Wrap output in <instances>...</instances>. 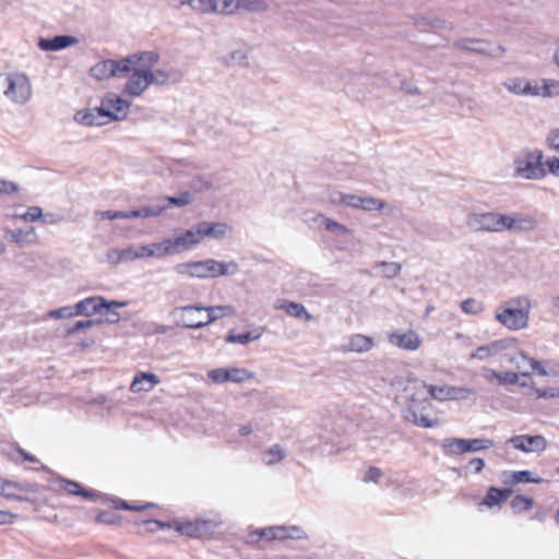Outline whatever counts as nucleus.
I'll return each mask as SVG.
<instances>
[{
  "label": "nucleus",
  "mask_w": 559,
  "mask_h": 559,
  "mask_svg": "<svg viewBox=\"0 0 559 559\" xmlns=\"http://www.w3.org/2000/svg\"><path fill=\"white\" fill-rule=\"evenodd\" d=\"M496 233H501L504 230H512V213L510 214H500L497 212V219H496Z\"/></svg>",
  "instance_id": "obj_48"
},
{
  "label": "nucleus",
  "mask_w": 559,
  "mask_h": 559,
  "mask_svg": "<svg viewBox=\"0 0 559 559\" xmlns=\"http://www.w3.org/2000/svg\"><path fill=\"white\" fill-rule=\"evenodd\" d=\"M512 489L510 488H498V487H489L487 493L483 500V504L488 508H492L501 502H504L512 493Z\"/></svg>",
  "instance_id": "obj_26"
},
{
  "label": "nucleus",
  "mask_w": 559,
  "mask_h": 559,
  "mask_svg": "<svg viewBox=\"0 0 559 559\" xmlns=\"http://www.w3.org/2000/svg\"><path fill=\"white\" fill-rule=\"evenodd\" d=\"M361 197L352 193H344L341 191H332L330 193V201L333 204H343L353 209H359Z\"/></svg>",
  "instance_id": "obj_29"
},
{
  "label": "nucleus",
  "mask_w": 559,
  "mask_h": 559,
  "mask_svg": "<svg viewBox=\"0 0 559 559\" xmlns=\"http://www.w3.org/2000/svg\"><path fill=\"white\" fill-rule=\"evenodd\" d=\"M373 347L371 337L362 334H354L349 338L348 348L352 352L362 353L368 352Z\"/></svg>",
  "instance_id": "obj_32"
},
{
  "label": "nucleus",
  "mask_w": 559,
  "mask_h": 559,
  "mask_svg": "<svg viewBox=\"0 0 559 559\" xmlns=\"http://www.w3.org/2000/svg\"><path fill=\"white\" fill-rule=\"evenodd\" d=\"M177 76V73L167 72L159 69L155 71H147V78L151 81V85H164L170 81H176L178 79Z\"/></svg>",
  "instance_id": "obj_34"
},
{
  "label": "nucleus",
  "mask_w": 559,
  "mask_h": 559,
  "mask_svg": "<svg viewBox=\"0 0 559 559\" xmlns=\"http://www.w3.org/2000/svg\"><path fill=\"white\" fill-rule=\"evenodd\" d=\"M204 309L200 306H183L175 308L170 314L177 325L187 329H201L213 322L212 317L204 320Z\"/></svg>",
  "instance_id": "obj_7"
},
{
  "label": "nucleus",
  "mask_w": 559,
  "mask_h": 559,
  "mask_svg": "<svg viewBox=\"0 0 559 559\" xmlns=\"http://www.w3.org/2000/svg\"><path fill=\"white\" fill-rule=\"evenodd\" d=\"M95 216L98 219H123L122 211H97L95 212Z\"/></svg>",
  "instance_id": "obj_62"
},
{
  "label": "nucleus",
  "mask_w": 559,
  "mask_h": 559,
  "mask_svg": "<svg viewBox=\"0 0 559 559\" xmlns=\"http://www.w3.org/2000/svg\"><path fill=\"white\" fill-rule=\"evenodd\" d=\"M124 60H129L128 71L130 72L133 68L135 69H144L146 71H152V68L158 62L159 55L155 51H143L140 53H133L124 58Z\"/></svg>",
  "instance_id": "obj_17"
},
{
  "label": "nucleus",
  "mask_w": 559,
  "mask_h": 559,
  "mask_svg": "<svg viewBox=\"0 0 559 559\" xmlns=\"http://www.w3.org/2000/svg\"><path fill=\"white\" fill-rule=\"evenodd\" d=\"M170 248L173 254H175L180 251L190 249V246L187 243L185 237L182 235H179L175 238H170Z\"/></svg>",
  "instance_id": "obj_53"
},
{
  "label": "nucleus",
  "mask_w": 559,
  "mask_h": 559,
  "mask_svg": "<svg viewBox=\"0 0 559 559\" xmlns=\"http://www.w3.org/2000/svg\"><path fill=\"white\" fill-rule=\"evenodd\" d=\"M277 308L283 309L288 316L295 318H305L306 321L312 320V316L307 311L302 304L282 300L280 301Z\"/></svg>",
  "instance_id": "obj_28"
},
{
  "label": "nucleus",
  "mask_w": 559,
  "mask_h": 559,
  "mask_svg": "<svg viewBox=\"0 0 559 559\" xmlns=\"http://www.w3.org/2000/svg\"><path fill=\"white\" fill-rule=\"evenodd\" d=\"M514 449L525 453L542 452L546 449L547 441L542 435H519L509 439Z\"/></svg>",
  "instance_id": "obj_14"
},
{
  "label": "nucleus",
  "mask_w": 559,
  "mask_h": 559,
  "mask_svg": "<svg viewBox=\"0 0 559 559\" xmlns=\"http://www.w3.org/2000/svg\"><path fill=\"white\" fill-rule=\"evenodd\" d=\"M104 118L105 116L100 107L80 110L74 115L75 122L84 126H102L105 123Z\"/></svg>",
  "instance_id": "obj_23"
},
{
  "label": "nucleus",
  "mask_w": 559,
  "mask_h": 559,
  "mask_svg": "<svg viewBox=\"0 0 559 559\" xmlns=\"http://www.w3.org/2000/svg\"><path fill=\"white\" fill-rule=\"evenodd\" d=\"M7 234L13 242L20 246L23 243H32L36 240V231L34 227H28L27 229H11L8 230Z\"/></svg>",
  "instance_id": "obj_30"
},
{
  "label": "nucleus",
  "mask_w": 559,
  "mask_h": 559,
  "mask_svg": "<svg viewBox=\"0 0 559 559\" xmlns=\"http://www.w3.org/2000/svg\"><path fill=\"white\" fill-rule=\"evenodd\" d=\"M543 96H555L559 95V82L555 80L545 81Z\"/></svg>",
  "instance_id": "obj_61"
},
{
  "label": "nucleus",
  "mask_w": 559,
  "mask_h": 559,
  "mask_svg": "<svg viewBox=\"0 0 559 559\" xmlns=\"http://www.w3.org/2000/svg\"><path fill=\"white\" fill-rule=\"evenodd\" d=\"M100 108L105 118L122 120L128 116L130 103L116 94L109 93L103 98Z\"/></svg>",
  "instance_id": "obj_11"
},
{
  "label": "nucleus",
  "mask_w": 559,
  "mask_h": 559,
  "mask_svg": "<svg viewBox=\"0 0 559 559\" xmlns=\"http://www.w3.org/2000/svg\"><path fill=\"white\" fill-rule=\"evenodd\" d=\"M19 191L20 187L17 183L10 180L0 179V194L11 195L17 193Z\"/></svg>",
  "instance_id": "obj_58"
},
{
  "label": "nucleus",
  "mask_w": 559,
  "mask_h": 559,
  "mask_svg": "<svg viewBox=\"0 0 559 559\" xmlns=\"http://www.w3.org/2000/svg\"><path fill=\"white\" fill-rule=\"evenodd\" d=\"M128 63H130V61L124 60V58L120 60H102L91 68L90 74L98 81L107 80L114 76L119 78L129 72Z\"/></svg>",
  "instance_id": "obj_9"
},
{
  "label": "nucleus",
  "mask_w": 559,
  "mask_h": 559,
  "mask_svg": "<svg viewBox=\"0 0 559 559\" xmlns=\"http://www.w3.org/2000/svg\"><path fill=\"white\" fill-rule=\"evenodd\" d=\"M33 86L28 76L22 72H10L5 98L14 105H25L32 99Z\"/></svg>",
  "instance_id": "obj_5"
},
{
  "label": "nucleus",
  "mask_w": 559,
  "mask_h": 559,
  "mask_svg": "<svg viewBox=\"0 0 559 559\" xmlns=\"http://www.w3.org/2000/svg\"><path fill=\"white\" fill-rule=\"evenodd\" d=\"M378 266L386 278H394L401 272V264L397 262H380Z\"/></svg>",
  "instance_id": "obj_47"
},
{
  "label": "nucleus",
  "mask_w": 559,
  "mask_h": 559,
  "mask_svg": "<svg viewBox=\"0 0 559 559\" xmlns=\"http://www.w3.org/2000/svg\"><path fill=\"white\" fill-rule=\"evenodd\" d=\"M496 320L509 330L519 331L527 326L528 317L521 309H511L501 305L496 312Z\"/></svg>",
  "instance_id": "obj_10"
},
{
  "label": "nucleus",
  "mask_w": 559,
  "mask_h": 559,
  "mask_svg": "<svg viewBox=\"0 0 559 559\" xmlns=\"http://www.w3.org/2000/svg\"><path fill=\"white\" fill-rule=\"evenodd\" d=\"M475 391L469 388L450 385V401L465 400L474 395Z\"/></svg>",
  "instance_id": "obj_49"
},
{
  "label": "nucleus",
  "mask_w": 559,
  "mask_h": 559,
  "mask_svg": "<svg viewBox=\"0 0 559 559\" xmlns=\"http://www.w3.org/2000/svg\"><path fill=\"white\" fill-rule=\"evenodd\" d=\"M207 379L216 385L241 383L245 381V369L238 367H219L209 370Z\"/></svg>",
  "instance_id": "obj_13"
},
{
  "label": "nucleus",
  "mask_w": 559,
  "mask_h": 559,
  "mask_svg": "<svg viewBox=\"0 0 559 559\" xmlns=\"http://www.w3.org/2000/svg\"><path fill=\"white\" fill-rule=\"evenodd\" d=\"M79 43V39L70 35H57L52 38H39L38 47L44 51H58Z\"/></svg>",
  "instance_id": "obj_18"
},
{
  "label": "nucleus",
  "mask_w": 559,
  "mask_h": 559,
  "mask_svg": "<svg viewBox=\"0 0 559 559\" xmlns=\"http://www.w3.org/2000/svg\"><path fill=\"white\" fill-rule=\"evenodd\" d=\"M61 487L70 495L79 496L82 487L79 483L68 479L61 480Z\"/></svg>",
  "instance_id": "obj_63"
},
{
  "label": "nucleus",
  "mask_w": 559,
  "mask_h": 559,
  "mask_svg": "<svg viewBox=\"0 0 559 559\" xmlns=\"http://www.w3.org/2000/svg\"><path fill=\"white\" fill-rule=\"evenodd\" d=\"M385 206V201L373 197H361L359 209L365 211H381Z\"/></svg>",
  "instance_id": "obj_42"
},
{
  "label": "nucleus",
  "mask_w": 559,
  "mask_h": 559,
  "mask_svg": "<svg viewBox=\"0 0 559 559\" xmlns=\"http://www.w3.org/2000/svg\"><path fill=\"white\" fill-rule=\"evenodd\" d=\"M543 479L539 476H535L531 471H516L512 472L511 479L506 480L508 484H519V483H534L539 484Z\"/></svg>",
  "instance_id": "obj_36"
},
{
  "label": "nucleus",
  "mask_w": 559,
  "mask_h": 559,
  "mask_svg": "<svg viewBox=\"0 0 559 559\" xmlns=\"http://www.w3.org/2000/svg\"><path fill=\"white\" fill-rule=\"evenodd\" d=\"M106 259L111 264H119L123 262L121 249L111 248L106 253Z\"/></svg>",
  "instance_id": "obj_64"
},
{
  "label": "nucleus",
  "mask_w": 559,
  "mask_h": 559,
  "mask_svg": "<svg viewBox=\"0 0 559 559\" xmlns=\"http://www.w3.org/2000/svg\"><path fill=\"white\" fill-rule=\"evenodd\" d=\"M190 8L199 13H215V0H190Z\"/></svg>",
  "instance_id": "obj_45"
},
{
  "label": "nucleus",
  "mask_w": 559,
  "mask_h": 559,
  "mask_svg": "<svg viewBox=\"0 0 559 559\" xmlns=\"http://www.w3.org/2000/svg\"><path fill=\"white\" fill-rule=\"evenodd\" d=\"M506 306L510 307L511 309H521L522 312L527 314V317L530 318L531 301H530L528 297H526V296L513 297L506 302Z\"/></svg>",
  "instance_id": "obj_43"
},
{
  "label": "nucleus",
  "mask_w": 559,
  "mask_h": 559,
  "mask_svg": "<svg viewBox=\"0 0 559 559\" xmlns=\"http://www.w3.org/2000/svg\"><path fill=\"white\" fill-rule=\"evenodd\" d=\"M493 441L490 439L476 438V439H460L447 438L442 441L441 449L445 455L456 456L466 452H478L493 447Z\"/></svg>",
  "instance_id": "obj_6"
},
{
  "label": "nucleus",
  "mask_w": 559,
  "mask_h": 559,
  "mask_svg": "<svg viewBox=\"0 0 559 559\" xmlns=\"http://www.w3.org/2000/svg\"><path fill=\"white\" fill-rule=\"evenodd\" d=\"M16 217L24 222H36L43 217V210L39 206H31L25 213Z\"/></svg>",
  "instance_id": "obj_51"
},
{
  "label": "nucleus",
  "mask_w": 559,
  "mask_h": 559,
  "mask_svg": "<svg viewBox=\"0 0 559 559\" xmlns=\"http://www.w3.org/2000/svg\"><path fill=\"white\" fill-rule=\"evenodd\" d=\"M286 455L287 452L280 444H274L262 453V461L266 465H274L284 460Z\"/></svg>",
  "instance_id": "obj_33"
},
{
  "label": "nucleus",
  "mask_w": 559,
  "mask_h": 559,
  "mask_svg": "<svg viewBox=\"0 0 559 559\" xmlns=\"http://www.w3.org/2000/svg\"><path fill=\"white\" fill-rule=\"evenodd\" d=\"M497 212L471 213L467 216V225L476 231L496 233Z\"/></svg>",
  "instance_id": "obj_16"
},
{
  "label": "nucleus",
  "mask_w": 559,
  "mask_h": 559,
  "mask_svg": "<svg viewBox=\"0 0 559 559\" xmlns=\"http://www.w3.org/2000/svg\"><path fill=\"white\" fill-rule=\"evenodd\" d=\"M200 233L202 235V238L205 236H211L214 238H219L225 235V231L227 229V226L225 224H210L206 222L200 223Z\"/></svg>",
  "instance_id": "obj_35"
},
{
  "label": "nucleus",
  "mask_w": 559,
  "mask_h": 559,
  "mask_svg": "<svg viewBox=\"0 0 559 559\" xmlns=\"http://www.w3.org/2000/svg\"><path fill=\"white\" fill-rule=\"evenodd\" d=\"M535 394L537 399L559 397V388H536Z\"/></svg>",
  "instance_id": "obj_59"
},
{
  "label": "nucleus",
  "mask_w": 559,
  "mask_h": 559,
  "mask_svg": "<svg viewBox=\"0 0 559 559\" xmlns=\"http://www.w3.org/2000/svg\"><path fill=\"white\" fill-rule=\"evenodd\" d=\"M461 309L466 314L476 316L483 312L484 305L475 298H467L461 302Z\"/></svg>",
  "instance_id": "obj_44"
},
{
  "label": "nucleus",
  "mask_w": 559,
  "mask_h": 559,
  "mask_svg": "<svg viewBox=\"0 0 559 559\" xmlns=\"http://www.w3.org/2000/svg\"><path fill=\"white\" fill-rule=\"evenodd\" d=\"M396 384L403 385V391L407 401L406 407L426 408L428 404V384L419 379H395Z\"/></svg>",
  "instance_id": "obj_8"
},
{
  "label": "nucleus",
  "mask_w": 559,
  "mask_h": 559,
  "mask_svg": "<svg viewBox=\"0 0 559 559\" xmlns=\"http://www.w3.org/2000/svg\"><path fill=\"white\" fill-rule=\"evenodd\" d=\"M16 489H17V485L15 483L0 479V495L1 496H4L7 498L14 497Z\"/></svg>",
  "instance_id": "obj_57"
},
{
  "label": "nucleus",
  "mask_w": 559,
  "mask_h": 559,
  "mask_svg": "<svg viewBox=\"0 0 559 559\" xmlns=\"http://www.w3.org/2000/svg\"><path fill=\"white\" fill-rule=\"evenodd\" d=\"M546 145L549 150L559 152V128L549 131L546 136Z\"/></svg>",
  "instance_id": "obj_56"
},
{
  "label": "nucleus",
  "mask_w": 559,
  "mask_h": 559,
  "mask_svg": "<svg viewBox=\"0 0 559 559\" xmlns=\"http://www.w3.org/2000/svg\"><path fill=\"white\" fill-rule=\"evenodd\" d=\"M148 525H153L154 527H151V531L156 530H165V528H174L176 530L180 535L193 537V538H201L212 533V530L214 527V524L212 521H205V520H195V521H187V522H179L177 520L171 522H162L157 520H151L146 521Z\"/></svg>",
  "instance_id": "obj_3"
},
{
  "label": "nucleus",
  "mask_w": 559,
  "mask_h": 559,
  "mask_svg": "<svg viewBox=\"0 0 559 559\" xmlns=\"http://www.w3.org/2000/svg\"><path fill=\"white\" fill-rule=\"evenodd\" d=\"M165 211V206H160L159 200L151 205L140 207L141 218L158 217Z\"/></svg>",
  "instance_id": "obj_46"
},
{
  "label": "nucleus",
  "mask_w": 559,
  "mask_h": 559,
  "mask_svg": "<svg viewBox=\"0 0 559 559\" xmlns=\"http://www.w3.org/2000/svg\"><path fill=\"white\" fill-rule=\"evenodd\" d=\"M130 72L132 74L124 85V93L134 97L141 96L151 85L147 71L133 68Z\"/></svg>",
  "instance_id": "obj_15"
},
{
  "label": "nucleus",
  "mask_w": 559,
  "mask_h": 559,
  "mask_svg": "<svg viewBox=\"0 0 559 559\" xmlns=\"http://www.w3.org/2000/svg\"><path fill=\"white\" fill-rule=\"evenodd\" d=\"M269 407L271 405V400L265 393H261L257 390H251L247 393V407L254 406Z\"/></svg>",
  "instance_id": "obj_37"
},
{
  "label": "nucleus",
  "mask_w": 559,
  "mask_h": 559,
  "mask_svg": "<svg viewBox=\"0 0 559 559\" xmlns=\"http://www.w3.org/2000/svg\"><path fill=\"white\" fill-rule=\"evenodd\" d=\"M215 13L234 14L240 7L241 0H215Z\"/></svg>",
  "instance_id": "obj_39"
},
{
  "label": "nucleus",
  "mask_w": 559,
  "mask_h": 559,
  "mask_svg": "<svg viewBox=\"0 0 559 559\" xmlns=\"http://www.w3.org/2000/svg\"><path fill=\"white\" fill-rule=\"evenodd\" d=\"M122 304L116 301H107L100 296H93L79 301L74 308L75 316L91 317L95 313L103 312L104 309L109 310L111 307H119Z\"/></svg>",
  "instance_id": "obj_12"
},
{
  "label": "nucleus",
  "mask_w": 559,
  "mask_h": 559,
  "mask_svg": "<svg viewBox=\"0 0 559 559\" xmlns=\"http://www.w3.org/2000/svg\"><path fill=\"white\" fill-rule=\"evenodd\" d=\"M425 408L405 407L403 409V418L416 426L424 428H433L438 426L439 421L437 418H431L427 415L419 414Z\"/></svg>",
  "instance_id": "obj_20"
},
{
  "label": "nucleus",
  "mask_w": 559,
  "mask_h": 559,
  "mask_svg": "<svg viewBox=\"0 0 559 559\" xmlns=\"http://www.w3.org/2000/svg\"><path fill=\"white\" fill-rule=\"evenodd\" d=\"M74 308L71 306L61 307L47 312L46 318L50 319H64L74 317Z\"/></svg>",
  "instance_id": "obj_50"
},
{
  "label": "nucleus",
  "mask_w": 559,
  "mask_h": 559,
  "mask_svg": "<svg viewBox=\"0 0 559 559\" xmlns=\"http://www.w3.org/2000/svg\"><path fill=\"white\" fill-rule=\"evenodd\" d=\"M534 506L533 498L523 496V495H516L511 500V508L516 513H522L524 511H528Z\"/></svg>",
  "instance_id": "obj_40"
},
{
  "label": "nucleus",
  "mask_w": 559,
  "mask_h": 559,
  "mask_svg": "<svg viewBox=\"0 0 559 559\" xmlns=\"http://www.w3.org/2000/svg\"><path fill=\"white\" fill-rule=\"evenodd\" d=\"M544 167L546 168L547 174L559 177V157L554 156L547 158L544 163Z\"/></svg>",
  "instance_id": "obj_60"
},
{
  "label": "nucleus",
  "mask_w": 559,
  "mask_h": 559,
  "mask_svg": "<svg viewBox=\"0 0 559 559\" xmlns=\"http://www.w3.org/2000/svg\"><path fill=\"white\" fill-rule=\"evenodd\" d=\"M507 340L493 341L488 345L479 346L476 350L471 355V358H477L484 360L490 356L496 355L501 352L507 346Z\"/></svg>",
  "instance_id": "obj_27"
},
{
  "label": "nucleus",
  "mask_w": 559,
  "mask_h": 559,
  "mask_svg": "<svg viewBox=\"0 0 559 559\" xmlns=\"http://www.w3.org/2000/svg\"><path fill=\"white\" fill-rule=\"evenodd\" d=\"M152 258L162 259L166 255H171L170 238H166L160 242L151 243Z\"/></svg>",
  "instance_id": "obj_41"
},
{
  "label": "nucleus",
  "mask_w": 559,
  "mask_h": 559,
  "mask_svg": "<svg viewBox=\"0 0 559 559\" xmlns=\"http://www.w3.org/2000/svg\"><path fill=\"white\" fill-rule=\"evenodd\" d=\"M525 80L515 78L504 82L503 85L509 92L518 95H523V86L525 85Z\"/></svg>",
  "instance_id": "obj_52"
},
{
  "label": "nucleus",
  "mask_w": 559,
  "mask_h": 559,
  "mask_svg": "<svg viewBox=\"0 0 559 559\" xmlns=\"http://www.w3.org/2000/svg\"><path fill=\"white\" fill-rule=\"evenodd\" d=\"M414 25L421 32L438 31L452 28L448 22L438 17H430L428 15H417L414 17Z\"/></svg>",
  "instance_id": "obj_24"
},
{
  "label": "nucleus",
  "mask_w": 559,
  "mask_h": 559,
  "mask_svg": "<svg viewBox=\"0 0 559 559\" xmlns=\"http://www.w3.org/2000/svg\"><path fill=\"white\" fill-rule=\"evenodd\" d=\"M512 227L511 233L530 231L536 228L537 221L532 215H525L521 212L512 213Z\"/></svg>",
  "instance_id": "obj_25"
},
{
  "label": "nucleus",
  "mask_w": 559,
  "mask_h": 559,
  "mask_svg": "<svg viewBox=\"0 0 559 559\" xmlns=\"http://www.w3.org/2000/svg\"><path fill=\"white\" fill-rule=\"evenodd\" d=\"M234 262H219L213 259L178 263L175 271L179 275L198 278H213L221 275L234 274L237 271Z\"/></svg>",
  "instance_id": "obj_1"
},
{
  "label": "nucleus",
  "mask_w": 559,
  "mask_h": 559,
  "mask_svg": "<svg viewBox=\"0 0 559 559\" xmlns=\"http://www.w3.org/2000/svg\"><path fill=\"white\" fill-rule=\"evenodd\" d=\"M389 341L391 344L407 350H415L420 345L419 337L414 331L393 332L389 335Z\"/></svg>",
  "instance_id": "obj_19"
},
{
  "label": "nucleus",
  "mask_w": 559,
  "mask_h": 559,
  "mask_svg": "<svg viewBox=\"0 0 559 559\" xmlns=\"http://www.w3.org/2000/svg\"><path fill=\"white\" fill-rule=\"evenodd\" d=\"M153 506H154L153 503L136 504V503H130V502H127V501L118 500L116 502L115 507L117 509H122V510L142 511V510L152 508Z\"/></svg>",
  "instance_id": "obj_55"
},
{
  "label": "nucleus",
  "mask_w": 559,
  "mask_h": 559,
  "mask_svg": "<svg viewBox=\"0 0 559 559\" xmlns=\"http://www.w3.org/2000/svg\"><path fill=\"white\" fill-rule=\"evenodd\" d=\"M306 539L307 534L305 531L297 525L290 526H270L255 531H251L247 534V544H254L260 540H276V539Z\"/></svg>",
  "instance_id": "obj_4"
},
{
  "label": "nucleus",
  "mask_w": 559,
  "mask_h": 559,
  "mask_svg": "<svg viewBox=\"0 0 559 559\" xmlns=\"http://www.w3.org/2000/svg\"><path fill=\"white\" fill-rule=\"evenodd\" d=\"M193 201L192 193L189 191L181 192L177 197H165L159 199L160 206H165V211L171 206H186L191 204Z\"/></svg>",
  "instance_id": "obj_31"
},
{
  "label": "nucleus",
  "mask_w": 559,
  "mask_h": 559,
  "mask_svg": "<svg viewBox=\"0 0 559 559\" xmlns=\"http://www.w3.org/2000/svg\"><path fill=\"white\" fill-rule=\"evenodd\" d=\"M187 243L191 247H193L194 245L199 243L203 238H202V235L200 233V226L198 225L197 226V229L193 230V229H189V230H186L183 234H181Z\"/></svg>",
  "instance_id": "obj_54"
},
{
  "label": "nucleus",
  "mask_w": 559,
  "mask_h": 559,
  "mask_svg": "<svg viewBox=\"0 0 559 559\" xmlns=\"http://www.w3.org/2000/svg\"><path fill=\"white\" fill-rule=\"evenodd\" d=\"M160 382L159 378L152 372H139L131 382L130 390L134 393L148 392Z\"/></svg>",
  "instance_id": "obj_21"
},
{
  "label": "nucleus",
  "mask_w": 559,
  "mask_h": 559,
  "mask_svg": "<svg viewBox=\"0 0 559 559\" xmlns=\"http://www.w3.org/2000/svg\"><path fill=\"white\" fill-rule=\"evenodd\" d=\"M489 43L487 40L477 38H462L453 43V47L461 50H466L483 56H491L487 49Z\"/></svg>",
  "instance_id": "obj_22"
},
{
  "label": "nucleus",
  "mask_w": 559,
  "mask_h": 559,
  "mask_svg": "<svg viewBox=\"0 0 559 559\" xmlns=\"http://www.w3.org/2000/svg\"><path fill=\"white\" fill-rule=\"evenodd\" d=\"M450 385L428 384V400L432 399L439 402L450 401Z\"/></svg>",
  "instance_id": "obj_38"
},
{
  "label": "nucleus",
  "mask_w": 559,
  "mask_h": 559,
  "mask_svg": "<svg viewBox=\"0 0 559 559\" xmlns=\"http://www.w3.org/2000/svg\"><path fill=\"white\" fill-rule=\"evenodd\" d=\"M542 150L525 148L514 158V176L526 180H540L547 176Z\"/></svg>",
  "instance_id": "obj_2"
}]
</instances>
